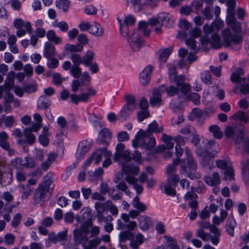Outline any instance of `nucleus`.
Wrapping results in <instances>:
<instances>
[{"mask_svg":"<svg viewBox=\"0 0 249 249\" xmlns=\"http://www.w3.org/2000/svg\"><path fill=\"white\" fill-rule=\"evenodd\" d=\"M83 50V46L80 43L76 44H67L64 48V53L66 54L80 52Z\"/></svg>","mask_w":249,"mask_h":249,"instance_id":"6ab92c4d","label":"nucleus"},{"mask_svg":"<svg viewBox=\"0 0 249 249\" xmlns=\"http://www.w3.org/2000/svg\"><path fill=\"white\" fill-rule=\"evenodd\" d=\"M135 109V108L124 106L120 112V119L123 121L125 120L130 115Z\"/></svg>","mask_w":249,"mask_h":249,"instance_id":"c9c22d12","label":"nucleus"},{"mask_svg":"<svg viewBox=\"0 0 249 249\" xmlns=\"http://www.w3.org/2000/svg\"><path fill=\"white\" fill-rule=\"evenodd\" d=\"M87 92H83L79 94L80 102H87L90 96H94L96 94V91L92 88H88Z\"/></svg>","mask_w":249,"mask_h":249,"instance_id":"72a5a7b5","label":"nucleus"},{"mask_svg":"<svg viewBox=\"0 0 249 249\" xmlns=\"http://www.w3.org/2000/svg\"><path fill=\"white\" fill-rule=\"evenodd\" d=\"M221 35L224 45L226 47L233 48V45L239 44L242 41L241 36L237 34L232 35L229 28L223 30L221 31Z\"/></svg>","mask_w":249,"mask_h":249,"instance_id":"0eeeda50","label":"nucleus"},{"mask_svg":"<svg viewBox=\"0 0 249 249\" xmlns=\"http://www.w3.org/2000/svg\"><path fill=\"white\" fill-rule=\"evenodd\" d=\"M53 179L51 175L47 174L43 178V180L37 188L35 190L33 199L35 204H39L44 202L48 194H51L53 187Z\"/></svg>","mask_w":249,"mask_h":249,"instance_id":"f03ea898","label":"nucleus"},{"mask_svg":"<svg viewBox=\"0 0 249 249\" xmlns=\"http://www.w3.org/2000/svg\"><path fill=\"white\" fill-rule=\"evenodd\" d=\"M204 181L206 184L212 186L218 185L220 183V178L218 174L214 173L212 176L204 177Z\"/></svg>","mask_w":249,"mask_h":249,"instance_id":"5701e85b","label":"nucleus"},{"mask_svg":"<svg viewBox=\"0 0 249 249\" xmlns=\"http://www.w3.org/2000/svg\"><path fill=\"white\" fill-rule=\"evenodd\" d=\"M12 174L9 171L4 172L0 175V180L5 183V185L9 184L12 180Z\"/></svg>","mask_w":249,"mask_h":249,"instance_id":"3c124183","label":"nucleus"},{"mask_svg":"<svg viewBox=\"0 0 249 249\" xmlns=\"http://www.w3.org/2000/svg\"><path fill=\"white\" fill-rule=\"evenodd\" d=\"M231 119L240 121L247 123L249 120L248 116L243 111L239 110L235 112L230 117Z\"/></svg>","mask_w":249,"mask_h":249,"instance_id":"2f4dec72","label":"nucleus"},{"mask_svg":"<svg viewBox=\"0 0 249 249\" xmlns=\"http://www.w3.org/2000/svg\"><path fill=\"white\" fill-rule=\"evenodd\" d=\"M148 132L143 131V130H140V131L137 133L135 139L132 141V145L134 148H137L139 146V142H141V141H143L146 137V133Z\"/></svg>","mask_w":249,"mask_h":249,"instance_id":"cd10ccee","label":"nucleus"},{"mask_svg":"<svg viewBox=\"0 0 249 249\" xmlns=\"http://www.w3.org/2000/svg\"><path fill=\"white\" fill-rule=\"evenodd\" d=\"M97 222L99 223H102V222H107L109 221H112L113 220V218L110 215H107L106 216H104L103 213L101 214H96L95 215Z\"/></svg>","mask_w":249,"mask_h":249,"instance_id":"8fccbe9b","label":"nucleus"},{"mask_svg":"<svg viewBox=\"0 0 249 249\" xmlns=\"http://www.w3.org/2000/svg\"><path fill=\"white\" fill-rule=\"evenodd\" d=\"M152 70L153 67L151 65H148L140 73V79L142 84L144 85L149 82L150 75L152 73Z\"/></svg>","mask_w":249,"mask_h":249,"instance_id":"dca6fc26","label":"nucleus"},{"mask_svg":"<svg viewBox=\"0 0 249 249\" xmlns=\"http://www.w3.org/2000/svg\"><path fill=\"white\" fill-rule=\"evenodd\" d=\"M46 36L49 41H52L56 44H59L62 42V39L57 36L53 30H49L46 33Z\"/></svg>","mask_w":249,"mask_h":249,"instance_id":"e433bc0d","label":"nucleus"},{"mask_svg":"<svg viewBox=\"0 0 249 249\" xmlns=\"http://www.w3.org/2000/svg\"><path fill=\"white\" fill-rule=\"evenodd\" d=\"M124 144L119 143L116 147V152L113 156V160L116 161L122 159L126 162H129L131 160L130 153L128 151H124Z\"/></svg>","mask_w":249,"mask_h":249,"instance_id":"9b49d317","label":"nucleus"},{"mask_svg":"<svg viewBox=\"0 0 249 249\" xmlns=\"http://www.w3.org/2000/svg\"><path fill=\"white\" fill-rule=\"evenodd\" d=\"M166 19L170 20V16L166 13H160L156 18L149 19V23L153 27H155V31L157 34L161 33V27Z\"/></svg>","mask_w":249,"mask_h":249,"instance_id":"1a4fd4ad","label":"nucleus"},{"mask_svg":"<svg viewBox=\"0 0 249 249\" xmlns=\"http://www.w3.org/2000/svg\"><path fill=\"white\" fill-rule=\"evenodd\" d=\"M210 132L213 133V136L215 138L220 139L223 136L222 132L220 130V128L218 125H213L209 127Z\"/></svg>","mask_w":249,"mask_h":249,"instance_id":"a18cd8bd","label":"nucleus"},{"mask_svg":"<svg viewBox=\"0 0 249 249\" xmlns=\"http://www.w3.org/2000/svg\"><path fill=\"white\" fill-rule=\"evenodd\" d=\"M23 137L24 138L19 139L18 141V143L19 145H23L26 143L28 144L32 145L36 141V136L31 132V130L25 128L23 131Z\"/></svg>","mask_w":249,"mask_h":249,"instance_id":"ddd939ff","label":"nucleus"},{"mask_svg":"<svg viewBox=\"0 0 249 249\" xmlns=\"http://www.w3.org/2000/svg\"><path fill=\"white\" fill-rule=\"evenodd\" d=\"M94 53L92 51H88L82 57V64L85 66H89L92 62Z\"/></svg>","mask_w":249,"mask_h":249,"instance_id":"f704fd0d","label":"nucleus"},{"mask_svg":"<svg viewBox=\"0 0 249 249\" xmlns=\"http://www.w3.org/2000/svg\"><path fill=\"white\" fill-rule=\"evenodd\" d=\"M128 41L129 43L131 49L134 52L139 51L142 47L141 37L135 32L132 34V35L128 37Z\"/></svg>","mask_w":249,"mask_h":249,"instance_id":"4468645a","label":"nucleus"},{"mask_svg":"<svg viewBox=\"0 0 249 249\" xmlns=\"http://www.w3.org/2000/svg\"><path fill=\"white\" fill-rule=\"evenodd\" d=\"M8 136L7 134L2 131L0 133V146L3 149H8L10 143L8 141Z\"/></svg>","mask_w":249,"mask_h":249,"instance_id":"4c0bfd02","label":"nucleus"},{"mask_svg":"<svg viewBox=\"0 0 249 249\" xmlns=\"http://www.w3.org/2000/svg\"><path fill=\"white\" fill-rule=\"evenodd\" d=\"M56 157V155L53 153H51L48 155V159L46 161L42 163V167L44 170H47L51 165L52 162L53 161Z\"/></svg>","mask_w":249,"mask_h":249,"instance_id":"de8ad7c7","label":"nucleus"},{"mask_svg":"<svg viewBox=\"0 0 249 249\" xmlns=\"http://www.w3.org/2000/svg\"><path fill=\"white\" fill-rule=\"evenodd\" d=\"M201 80L206 84L212 83L211 74L209 71H205L201 74Z\"/></svg>","mask_w":249,"mask_h":249,"instance_id":"680f3d73","label":"nucleus"},{"mask_svg":"<svg viewBox=\"0 0 249 249\" xmlns=\"http://www.w3.org/2000/svg\"><path fill=\"white\" fill-rule=\"evenodd\" d=\"M20 193L21 194V199L22 200L27 199L31 195L33 188L31 186L25 184H20L18 186Z\"/></svg>","mask_w":249,"mask_h":249,"instance_id":"412c9836","label":"nucleus"},{"mask_svg":"<svg viewBox=\"0 0 249 249\" xmlns=\"http://www.w3.org/2000/svg\"><path fill=\"white\" fill-rule=\"evenodd\" d=\"M236 222L233 216L229 217L226 225V231L231 237H233L234 234V229L236 226Z\"/></svg>","mask_w":249,"mask_h":249,"instance_id":"393cba45","label":"nucleus"},{"mask_svg":"<svg viewBox=\"0 0 249 249\" xmlns=\"http://www.w3.org/2000/svg\"><path fill=\"white\" fill-rule=\"evenodd\" d=\"M202 114L201 110L198 108L193 109L190 113L189 118L191 120H194L196 118H200Z\"/></svg>","mask_w":249,"mask_h":249,"instance_id":"bf43d9fd","label":"nucleus"},{"mask_svg":"<svg viewBox=\"0 0 249 249\" xmlns=\"http://www.w3.org/2000/svg\"><path fill=\"white\" fill-rule=\"evenodd\" d=\"M44 55L49 58L55 55V47L49 42H46L44 45Z\"/></svg>","mask_w":249,"mask_h":249,"instance_id":"bb28decb","label":"nucleus"},{"mask_svg":"<svg viewBox=\"0 0 249 249\" xmlns=\"http://www.w3.org/2000/svg\"><path fill=\"white\" fill-rule=\"evenodd\" d=\"M92 224V221L84 223L80 226L79 229H75L73 231L74 239L76 243L82 245L88 243L89 238L87 234L89 232V228Z\"/></svg>","mask_w":249,"mask_h":249,"instance_id":"39448f33","label":"nucleus"},{"mask_svg":"<svg viewBox=\"0 0 249 249\" xmlns=\"http://www.w3.org/2000/svg\"><path fill=\"white\" fill-rule=\"evenodd\" d=\"M99 136L103 139V141H105L111 138V133L108 129L104 128L100 132Z\"/></svg>","mask_w":249,"mask_h":249,"instance_id":"052dcab7","label":"nucleus"},{"mask_svg":"<svg viewBox=\"0 0 249 249\" xmlns=\"http://www.w3.org/2000/svg\"><path fill=\"white\" fill-rule=\"evenodd\" d=\"M139 226L142 231H147L152 225L150 218L146 215H141L138 219Z\"/></svg>","mask_w":249,"mask_h":249,"instance_id":"4be33fe9","label":"nucleus"},{"mask_svg":"<svg viewBox=\"0 0 249 249\" xmlns=\"http://www.w3.org/2000/svg\"><path fill=\"white\" fill-rule=\"evenodd\" d=\"M89 149V147L87 144H85L84 142H81L79 144L77 154L80 155L79 157H81L82 155L88 152Z\"/></svg>","mask_w":249,"mask_h":249,"instance_id":"864d4df0","label":"nucleus"},{"mask_svg":"<svg viewBox=\"0 0 249 249\" xmlns=\"http://www.w3.org/2000/svg\"><path fill=\"white\" fill-rule=\"evenodd\" d=\"M71 59L73 63L74 64V65L78 66L80 64H82V57L80 56V55L77 53H72L71 54Z\"/></svg>","mask_w":249,"mask_h":249,"instance_id":"e2e57ef3","label":"nucleus"},{"mask_svg":"<svg viewBox=\"0 0 249 249\" xmlns=\"http://www.w3.org/2000/svg\"><path fill=\"white\" fill-rule=\"evenodd\" d=\"M71 74L74 78H79L82 74L81 68L77 65H73L70 69Z\"/></svg>","mask_w":249,"mask_h":249,"instance_id":"4d7b16f0","label":"nucleus"},{"mask_svg":"<svg viewBox=\"0 0 249 249\" xmlns=\"http://www.w3.org/2000/svg\"><path fill=\"white\" fill-rule=\"evenodd\" d=\"M122 169L126 176L137 175L139 172V168L137 166L129 165L127 164H123Z\"/></svg>","mask_w":249,"mask_h":249,"instance_id":"a878e982","label":"nucleus"},{"mask_svg":"<svg viewBox=\"0 0 249 249\" xmlns=\"http://www.w3.org/2000/svg\"><path fill=\"white\" fill-rule=\"evenodd\" d=\"M133 207L141 213L144 212L146 209V206L140 201L139 197L135 196L132 202Z\"/></svg>","mask_w":249,"mask_h":249,"instance_id":"473e14b6","label":"nucleus"},{"mask_svg":"<svg viewBox=\"0 0 249 249\" xmlns=\"http://www.w3.org/2000/svg\"><path fill=\"white\" fill-rule=\"evenodd\" d=\"M149 102L150 105L153 107H160L161 105L162 102L161 94L158 89H155L153 91Z\"/></svg>","mask_w":249,"mask_h":249,"instance_id":"aec40b11","label":"nucleus"},{"mask_svg":"<svg viewBox=\"0 0 249 249\" xmlns=\"http://www.w3.org/2000/svg\"><path fill=\"white\" fill-rule=\"evenodd\" d=\"M14 165L17 168L22 169L24 167L33 168L35 166L36 163L33 158L26 157L24 159L20 158L16 159Z\"/></svg>","mask_w":249,"mask_h":249,"instance_id":"f8f14e48","label":"nucleus"},{"mask_svg":"<svg viewBox=\"0 0 249 249\" xmlns=\"http://www.w3.org/2000/svg\"><path fill=\"white\" fill-rule=\"evenodd\" d=\"M89 33L96 36L100 37L103 35L104 30L100 24L94 23L91 24Z\"/></svg>","mask_w":249,"mask_h":249,"instance_id":"c756f323","label":"nucleus"},{"mask_svg":"<svg viewBox=\"0 0 249 249\" xmlns=\"http://www.w3.org/2000/svg\"><path fill=\"white\" fill-rule=\"evenodd\" d=\"M228 215V213L226 211L221 210L220 212V216L215 215L213 217V223L215 225H219L220 223L223 222Z\"/></svg>","mask_w":249,"mask_h":249,"instance_id":"a19ab883","label":"nucleus"},{"mask_svg":"<svg viewBox=\"0 0 249 249\" xmlns=\"http://www.w3.org/2000/svg\"><path fill=\"white\" fill-rule=\"evenodd\" d=\"M112 154L111 153L108 151H105V157L106 159L103 162V166L105 168L108 167L112 163L110 157Z\"/></svg>","mask_w":249,"mask_h":249,"instance_id":"338daca9","label":"nucleus"},{"mask_svg":"<svg viewBox=\"0 0 249 249\" xmlns=\"http://www.w3.org/2000/svg\"><path fill=\"white\" fill-rule=\"evenodd\" d=\"M172 50L173 48L171 47L159 50V59L160 62L164 63L166 61Z\"/></svg>","mask_w":249,"mask_h":249,"instance_id":"7c9ffc66","label":"nucleus"},{"mask_svg":"<svg viewBox=\"0 0 249 249\" xmlns=\"http://www.w3.org/2000/svg\"><path fill=\"white\" fill-rule=\"evenodd\" d=\"M45 99V97L44 96H41L38 100V103L37 107L38 108H44L46 109L48 108L51 104L50 101H45L44 100Z\"/></svg>","mask_w":249,"mask_h":249,"instance_id":"13d9d810","label":"nucleus"},{"mask_svg":"<svg viewBox=\"0 0 249 249\" xmlns=\"http://www.w3.org/2000/svg\"><path fill=\"white\" fill-rule=\"evenodd\" d=\"M179 160L178 159H174L172 164L169 165L166 168V174L168 175L174 174L176 171V166L178 165Z\"/></svg>","mask_w":249,"mask_h":249,"instance_id":"09e8293b","label":"nucleus"},{"mask_svg":"<svg viewBox=\"0 0 249 249\" xmlns=\"http://www.w3.org/2000/svg\"><path fill=\"white\" fill-rule=\"evenodd\" d=\"M179 179V177L176 174H171L168 175L167 181L169 184L172 186H175Z\"/></svg>","mask_w":249,"mask_h":249,"instance_id":"0e129e2a","label":"nucleus"},{"mask_svg":"<svg viewBox=\"0 0 249 249\" xmlns=\"http://www.w3.org/2000/svg\"><path fill=\"white\" fill-rule=\"evenodd\" d=\"M14 25L18 29L16 35L19 37L24 36L26 32L31 33L32 31L30 22L25 23L21 18L16 19L14 22Z\"/></svg>","mask_w":249,"mask_h":249,"instance_id":"9d476101","label":"nucleus"},{"mask_svg":"<svg viewBox=\"0 0 249 249\" xmlns=\"http://www.w3.org/2000/svg\"><path fill=\"white\" fill-rule=\"evenodd\" d=\"M51 136V133L49 132V128L46 126L43 127L42 134L39 137V142L43 146H47L49 144V139L48 137Z\"/></svg>","mask_w":249,"mask_h":249,"instance_id":"b1692460","label":"nucleus"},{"mask_svg":"<svg viewBox=\"0 0 249 249\" xmlns=\"http://www.w3.org/2000/svg\"><path fill=\"white\" fill-rule=\"evenodd\" d=\"M176 87L174 86H171L166 88L165 91L168 95L173 96L176 94H178L179 93L186 94L191 90V86L189 85V89L187 91H183L181 86H178L177 84Z\"/></svg>","mask_w":249,"mask_h":249,"instance_id":"f3484780","label":"nucleus"},{"mask_svg":"<svg viewBox=\"0 0 249 249\" xmlns=\"http://www.w3.org/2000/svg\"><path fill=\"white\" fill-rule=\"evenodd\" d=\"M196 153L198 155L205 160H207L210 158H213L215 157L216 154L214 152H210L205 150L203 151L200 148H198L197 149Z\"/></svg>","mask_w":249,"mask_h":249,"instance_id":"79ce46f5","label":"nucleus"},{"mask_svg":"<svg viewBox=\"0 0 249 249\" xmlns=\"http://www.w3.org/2000/svg\"><path fill=\"white\" fill-rule=\"evenodd\" d=\"M163 127L159 126L156 121H153L149 124L146 132L148 133H160L163 131Z\"/></svg>","mask_w":249,"mask_h":249,"instance_id":"58836bf2","label":"nucleus"},{"mask_svg":"<svg viewBox=\"0 0 249 249\" xmlns=\"http://www.w3.org/2000/svg\"><path fill=\"white\" fill-rule=\"evenodd\" d=\"M132 231L127 230V231H122L119 235L120 241L124 242L126 240H132L134 237V234L131 232Z\"/></svg>","mask_w":249,"mask_h":249,"instance_id":"ea45409f","label":"nucleus"},{"mask_svg":"<svg viewBox=\"0 0 249 249\" xmlns=\"http://www.w3.org/2000/svg\"><path fill=\"white\" fill-rule=\"evenodd\" d=\"M140 213H141L137 210H131L128 214L125 213L121 214V218L125 223H127L126 224V227L127 230L134 231L137 228L136 222L130 220V218L134 219L136 218Z\"/></svg>","mask_w":249,"mask_h":249,"instance_id":"6e6552de","label":"nucleus"},{"mask_svg":"<svg viewBox=\"0 0 249 249\" xmlns=\"http://www.w3.org/2000/svg\"><path fill=\"white\" fill-rule=\"evenodd\" d=\"M124 99L126 101V104L124 106L136 108V99L134 95L131 94H126L124 96Z\"/></svg>","mask_w":249,"mask_h":249,"instance_id":"37998d69","label":"nucleus"},{"mask_svg":"<svg viewBox=\"0 0 249 249\" xmlns=\"http://www.w3.org/2000/svg\"><path fill=\"white\" fill-rule=\"evenodd\" d=\"M201 31L199 28H195L190 32V35L192 36L189 39L185 40V43L186 45L190 47L192 50L195 51L196 49V44L194 40V38L198 37L200 36Z\"/></svg>","mask_w":249,"mask_h":249,"instance_id":"2eb2a0df","label":"nucleus"},{"mask_svg":"<svg viewBox=\"0 0 249 249\" xmlns=\"http://www.w3.org/2000/svg\"><path fill=\"white\" fill-rule=\"evenodd\" d=\"M224 25V21L220 18L215 19L211 25L205 24L203 29L206 36L201 39V43L205 45L210 43L215 49L220 48L222 43L218 33Z\"/></svg>","mask_w":249,"mask_h":249,"instance_id":"f257e3e1","label":"nucleus"},{"mask_svg":"<svg viewBox=\"0 0 249 249\" xmlns=\"http://www.w3.org/2000/svg\"><path fill=\"white\" fill-rule=\"evenodd\" d=\"M4 239L5 244L11 245L15 243L16 237L14 235L8 233L4 235Z\"/></svg>","mask_w":249,"mask_h":249,"instance_id":"774afa93","label":"nucleus"},{"mask_svg":"<svg viewBox=\"0 0 249 249\" xmlns=\"http://www.w3.org/2000/svg\"><path fill=\"white\" fill-rule=\"evenodd\" d=\"M106 207L112 215H118L119 210L117 207L111 200H108L106 201Z\"/></svg>","mask_w":249,"mask_h":249,"instance_id":"c03bdc74","label":"nucleus"},{"mask_svg":"<svg viewBox=\"0 0 249 249\" xmlns=\"http://www.w3.org/2000/svg\"><path fill=\"white\" fill-rule=\"evenodd\" d=\"M106 202L105 203L97 202L95 203L94 208L96 214L104 213V212L106 211Z\"/></svg>","mask_w":249,"mask_h":249,"instance_id":"6e6d98bb","label":"nucleus"},{"mask_svg":"<svg viewBox=\"0 0 249 249\" xmlns=\"http://www.w3.org/2000/svg\"><path fill=\"white\" fill-rule=\"evenodd\" d=\"M53 25L55 27L58 28L63 32H67L69 29L68 24L64 21L59 22L58 20H55L53 23Z\"/></svg>","mask_w":249,"mask_h":249,"instance_id":"49530a36","label":"nucleus"},{"mask_svg":"<svg viewBox=\"0 0 249 249\" xmlns=\"http://www.w3.org/2000/svg\"><path fill=\"white\" fill-rule=\"evenodd\" d=\"M107 151L106 148L98 149L93 153L90 157L95 164H98L101 161L102 155L105 156V151Z\"/></svg>","mask_w":249,"mask_h":249,"instance_id":"c85d7f7f","label":"nucleus"},{"mask_svg":"<svg viewBox=\"0 0 249 249\" xmlns=\"http://www.w3.org/2000/svg\"><path fill=\"white\" fill-rule=\"evenodd\" d=\"M15 78V72L13 71H9L7 75L6 79L4 85L5 86L10 85V89L13 85V82Z\"/></svg>","mask_w":249,"mask_h":249,"instance_id":"5fc2aeb1","label":"nucleus"},{"mask_svg":"<svg viewBox=\"0 0 249 249\" xmlns=\"http://www.w3.org/2000/svg\"><path fill=\"white\" fill-rule=\"evenodd\" d=\"M147 25L148 23L144 21H141L139 24V30L142 31L143 35L145 36H148L150 34V30L147 29Z\"/></svg>","mask_w":249,"mask_h":249,"instance_id":"69168bd1","label":"nucleus"},{"mask_svg":"<svg viewBox=\"0 0 249 249\" xmlns=\"http://www.w3.org/2000/svg\"><path fill=\"white\" fill-rule=\"evenodd\" d=\"M244 128L241 124L227 126L225 130V135L228 138L235 136V143L240 144L243 142L242 148L248 153L249 152V138L243 141Z\"/></svg>","mask_w":249,"mask_h":249,"instance_id":"7ed1b4c3","label":"nucleus"},{"mask_svg":"<svg viewBox=\"0 0 249 249\" xmlns=\"http://www.w3.org/2000/svg\"><path fill=\"white\" fill-rule=\"evenodd\" d=\"M169 76L171 82H174L178 86H181L183 91L189 89V85L185 83V77L183 75L177 76L176 67L175 64H169L168 65Z\"/></svg>","mask_w":249,"mask_h":249,"instance_id":"423d86ee","label":"nucleus"},{"mask_svg":"<svg viewBox=\"0 0 249 249\" xmlns=\"http://www.w3.org/2000/svg\"><path fill=\"white\" fill-rule=\"evenodd\" d=\"M161 140L165 143V145H161L158 147L159 151H163L165 149H172L174 147V143L172 142L173 138L170 136L165 134H162Z\"/></svg>","mask_w":249,"mask_h":249,"instance_id":"a211bd4d","label":"nucleus"},{"mask_svg":"<svg viewBox=\"0 0 249 249\" xmlns=\"http://www.w3.org/2000/svg\"><path fill=\"white\" fill-rule=\"evenodd\" d=\"M185 154L186 158L179 161L181 167L180 172L182 173H187L188 177L192 179L198 178L199 177V174L195 175L192 173V172L195 173L196 170L197 163L191 155L188 148L185 149Z\"/></svg>","mask_w":249,"mask_h":249,"instance_id":"20e7f679","label":"nucleus"},{"mask_svg":"<svg viewBox=\"0 0 249 249\" xmlns=\"http://www.w3.org/2000/svg\"><path fill=\"white\" fill-rule=\"evenodd\" d=\"M69 0H57L56 2V5L59 9H62L64 12H66L70 5Z\"/></svg>","mask_w":249,"mask_h":249,"instance_id":"603ef678","label":"nucleus"}]
</instances>
